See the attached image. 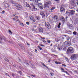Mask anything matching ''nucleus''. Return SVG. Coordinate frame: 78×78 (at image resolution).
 Wrapping results in <instances>:
<instances>
[{
  "instance_id": "59",
  "label": "nucleus",
  "mask_w": 78,
  "mask_h": 78,
  "mask_svg": "<svg viewBox=\"0 0 78 78\" xmlns=\"http://www.w3.org/2000/svg\"><path fill=\"white\" fill-rule=\"evenodd\" d=\"M27 44L28 45H30V44H29L28 43H27Z\"/></svg>"
},
{
  "instance_id": "48",
  "label": "nucleus",
  "mask_w": 78,
  "mask_h": 78,
  "mask_svg": "<svg viewBox=\"0 0 78 78\" xmlns=\"http://www.w3.org/2000/svg\"><path fill=\"white\" fill-rule=\"evenodd\" d=\"M67 40H69L70 39V37H68L67 38Z\"/></svg>"
},
{
  "instance_id": "34",
  "label": "nucleus",
  "mask_w": 78,
  "mask_h": 78,
  "mask_svg": "<svg viewBox=\"0 0 78 78\" xmlns=\"http://www.w3.org/2000/svg\"><path fill=\"white\" fill-rule=\"evenodd\" d=\"M41 65H42V66H44V67H45V64H44L43 63L41 62Z\"/></svg>"
},
{
  "instance_id": "17",
  "label": "nucleus",
  "mask_w": 78,
  "mask_h": 78,
  "mask_svg": "<svg viewBox=\"0 0 78 78\" xmlns=\"http://www.w3.org/2000/svg\"><path fill=\"white\" fill-rule=\"evenodd\" d=\"M10 2L12 4H16V3H15V2L12 1V0H10Z\"/></svg>"
},
{
  "instance_id": "47",
  "label": "nucleus",
  "mask_w": 78,
  "mask_h": 78,
  "mask_svg": "<svg viewBox=\"0 0 78 78\" xmlns=\"http://www.w3.org/2000/svg\"><path fill=\"white\" fill-rule=\"evenodd\" d=\"M66 14H69V12H68L67 11H66Z\"/></svg>"
},
{
  "instance_id": "55",
  "label": "nucleus",
  "mask_w": 78,
  "mask_h": 78,
  "mask_svg": "<svg viewBox=\"0 0 78 78\" xmlns=\"http://www.w3.org/2000/svg\"><path fill=\"white\" fill-rule=\"evenodd\" d=\"M55 64H58V62H55Z\"/></svg>"
},
{
  "instance_id": "15",
  "label": "nucleus",
  "mask_w": 78,
  "mask_h": 78,
  "mask_svg": "<svg viewBox=\"0 0 78 78\" xmlns=\"http://www.w3.org/2000/svg\"><path fill=\"white\" fill-rule=\"evenodd\" d=\"M4 6H5V8H8V7H9V5L8 4H4Z\"/></svg>"
},
{
  "instance_id": "22",
  "label": "nucleus",
  "mask_w": 78,
  "mask_h": 78,
  "mask_svg": "<svg viewBox=\"0 0 78 78\" xmlns=\"http://www.w3.org/2000/svg\"><path fill=\"white\" fill-rule=\"evenodd\" d=\"M39 8H40L41 9H43V7L42 6V5H41V6H40V7H39Z\"/></svg>"
},
{
  "instance_id": "2",
  "label": "nucleus",
  "mask_w": 78,
  "mask_h": 78,
  "mask_svg": "<svg viewBox=\"0 0 78 78\" xmlns=\"http://www.w3.org/2000/svg\"><path fill=\"white\" fill-rule=\"evenodd\" d=\"M51 5V2L50 1H48L46 2V3L44 5L45 8H50V6Z\"/></svg>"
},
{
  "instance_id": "40",
  "label": "nucleus",
  "mask_w": 78,
  "mask_h": 78,
  "mask_svg": "<svg viewBox=\"0 0 78 78\" xmlns=\"http://www.w3.org/2000/svg\"><path fill=\"white\" fill-rule=\"evenodd\" d=\"M20 25L22 27H23L24 26L23 25V23H21Z\"/></svg>"
},
{
  "instance_id": "56",
  "label": "nucleus",
  "mask_w": 78,
  "mask_h": 78,
  "mask_svg": "<svg viewBox=\"0 0 78 78\" xmlns=\"http://www.w3.org/2000/svg\"><path fill=\"white\" fill-rule=\"evenodd\" d=\"M57 47H59V44H58V46H57Z\"/></svg>"
},
{
  "instance_id": "42",
  "label": "nucleus",
  "mask_w": 78,
  "mask_h": 78,
  "mask_svg": "<svg viewBox=\"0 0 78 78\" xmlns=\"http://www.w3.org/2000/svg\"><path fill=\"white\" fill-rule=\"evenodd\" d=\"M36 19H37V20H39V17H37L36 18Z\"/></svg>"
},
{
  "instance_id": "1",
  "label": "nucleus",
  "mask_w": 78,
  "mask_h": 78,
  "mask_svg": "<svg viewBox=\"0 0 78 78\" xmlns=\"http://www.w3.org/2000/svg\"><path fill=\"white\" fill-rule=\"evenodd\" d=\"M74 52V49L72 48V47H69L68 49H67V53L68 55H70V53H73Z\"/></svg>"
},
{
  "instance_id": "5",
  "label": "nucleus",
  "mask_w": 78,
  "mask_h": 78,
  "mask_svg": "<svg viewBox=\"0 0 78 78\" xmlns=\"http://www.w3.org/2000/svg\"><path fill=\"white\" fill-rule=\"evenodd\" d=\"M15 5H16V6H17V9L20 10H21V9L22 8V5H20L18 4H16V3Z\"/></svg>"
},
{
  "instance_id": "36",
  "label": "nucleus",
  "mask_w": 78,
  "mask_h": 78,
  "mask_svg": "<svg viewBox=\"0 0 78 78\" xmlns=\"http://www.w3.org/2000/svg\"><path fill=\"white\" fill-rule=\"evenodd\" d=\"M31 66L32 68H33V67H34V65H33V64H31Z\"/></svg>"
},
{
  "instance_id": "31",
  "label": "nucleus",
  "mask_w": 78,
  "mask_h": 78,
  "mask_svg": "<svg viewBox=\"0 0 78 78\" xmlns=\"http://www.w3.org/2000/svg\"><path fill=\"white\" fill-rule=\"evenodd\" d=\"M3 37H1V38H0V40L1 41H3Z\"/></svg>"
},
{
  "instance_id": "45",
  "label": "nucleus",
  "mask_w": 78,
  "mask_h": 78,
  "mask_svg": "<svg viewBox=\"0 0 78 78\" xmlns=\"http://www.w3.org/2000/svg\"><path fill=\"white\" fill-rule=\"evenodd\" d=\"M62 66H63V67H66V65L64 64H62Z\"/></svg>"
},
{
  "instance_id": "49",
  "label": "nucleus",
  "mask_w": 78,
  "mask_h": 78,
  "mask_svg": "<svg viewBox=\"0 0 78 78\" xmlns=\"http://www.w3.org/2000/svg\"><path fill=\"white\" fill-rule=\"evenodd\" d=\"M12 75L13 76H16V75L14 74H12Z\"/></svg>"
},
{
  "instance_id": "18",
  "label": "nucleus",
  "mask_w": 78,
  "mask_h": 78,
  "mask_svg": "<svg viewBox=\"0 0 78 78\" xmlns=\"http://www.w3.org/2000/svg\"><path fill=\"white\" fill-rule=\"evenodd\" d=\"M61 25V23H59L57 26L58 28H60V26Z\"/></svg>"
},
{
  "instance_id": "52",
  "label": "nucleus",
  "mask_w": 78,
  "mask_h": 78,
  "mask_svg": "<svg viewBox=\"0 0 78 78\" xmlns=\"http://www.w3.org/2000/svg\"><path fill=\"white\" fill-rule=\"evenodd\" d=\"M38 47L39 48V49H40V50H42V48H41L40 47Z\"/></svg>"
},
{
  "instance_id": "63",
  "label": "nucleus",
  "mask_w": 78,
  "mask_h": 78,
  "mask_svg": "<svg viewBox=\"0 0 78 78\" xmlns=\"http://www.w3.org/2000/svg\"><path fill=\"white\" fill-rule=\"evenodd\" d=\"M46 42V41H43V42Z\"/></svg>"
},
{
  "instance_id": "8",
  "label": "nucleus",
  "mask_w": 78,
  "mask_h": 78,
  "mask_svg": "<svg viewBox=\"0 0 78 78\" xmlns=\"http://www.w3.org/2000/svg\"><path fill=\"white\" fill-rule=\"evenodd\" d=\"M67 26L69 28H70V29L71 30H73V25L72 24H67Z\"/></svg>"
},
{
  "instance_id": "13",
  "label": "nucleus",
  "mask_w": 78,
  "mask_h": 78,
  "mask_svg": "<svg viewBox=\"0 0 78 78\" xmlns=\"http://www.w3.org/2000/svg\"><path fill=\"white\" fill-rule=\"evenodd\" d=\"M61 20H62V22L63 23H64L65 21L64 17L63 16L61 17Z\"/></svg>"
},
{
  "instance_id": "14",
  "label": "nucleus",
  "mask_w": 78,
  "mask_h": 78,
  "mask_svg": "<svg viewBox=\"0 0 78 78\" xmlns=\"http://www.w3.org/2000/svg\"><path fill=\"white\" fill-rule=\"evenodd\" d=\"M39 32L40 33H43V29L42 28H39Z\"/></svg>"
},
{
  "instance_id": "21",
  "label": "nucleus",
  "mask_w": 78,
  "mask_h": 78,
  "mask_svg": "<svg viewBox=\"0 0 78 78\" xmlns=\"http://www.w3.org/2000/svg\"><path fill=\"white\" fill-rule=\"evenodd\" d=\"M9 34H12V32H11V30H9Z\"/></svg>"
},
{
  "instance_id": "62",
  "label": "nucleus",
  "mask_w": 78,
  "mask_h": 78,
  "mask_svg": "<svg viewBox=\"0 0 78 78\" xmlns=\"http://www.w3.org/2000/svg\"><path fill=\"white\" fill-rule=\"evenodd\" d=\"M13 20H16V19H15V18H13Z\"/></svg>"
},
{
  "instance_id": "64",
  "label": "nucleus",
  "mask_w": 78,
  "mask_h": 78,
  "mask_svg": "<svg viewBox=\"0 0 78 78\" xmlns=\"http://www.w3.org/2000/svg\"><path fill=\"white\" fill-rule=\"evenodd\" d=\"M76 3H77V5H78V2H77Z\"/></svg>"
},
{
  "instance_id": "26",
  "label": "nucleus",
  "mask_w": 78,
  "mask_h": 78,
  "mask_svg": "<svg viewBox=\"0 0 78 78\" xmlns=\"http://www.w3.org/2000/svg\"><path fill=\"white\" fill-rule=\"evenodd\" d=\"M76 23H78V18H76Z\"/></svg>"
},
{
  "instance_id": "38",
  "label": "nucleus",
  "mask_w": 78,
  "mask_h": 78,
  "mask_svg": "<svg viewBox=\"0 0 78 78\" xmlns=\"http://www.w3.org/2000/svg\"><path fill=\"white\" fill-rule=\"evenodd\" d=\"M61 70H62V72H64V69L63 68H61Z\"/></svg>"
},
{
  "instance_id": "46",
  "label": "nucleus",
  "mask_w": 78,
  "mask_h": 78,
  "mask_svg": "<svg viewBox=\"0 0 78 78\" xmlns=\"http://www.w3.org/2000/svg\"><path fill=\"white\" fill-rule=\"evenodd\" d=\"M26 23L27 25H29L30 24V23L29 22H27Z\"/></svg>"
},
{
  "instance_id": "61",
  "label": "nucleus",
  "mask_w": 78,
  "mask_h": 78,
  "mask_svg": "<svg viewBox=\"0 0 78 78\" xmlns=\"http://www.w3.org/2000/svg\"><path fill=\"white\" fill-rule=\"evenodd\" d=\"M26 64H27V66H28V65H29V64H28V63H26Z\"/></svg>"
},
{
  "instance_id": "28",
  "label": "nucleus",
  "mask_w": 78,
  "mask_h": 78,
  "mask_svg": "<svg viewBox=\"0 0 78 78\" xmlns=\"http://www.w3.org/2000/svg\"><path fill=\"white\" fill-rule=\"evenodd\" d=\"M26 6L27 7H28L29 8H30V5H29V4H27L26 5Z\"/></svg>"
},
{
  "instance_id": "30",
  "label": "nucleus",
  "mask_w": 78,
  "mask_h": 78,
  "mask_svg": "<svg viewBox=\"0 0 78 78\" xmlns=\"http://www.w3.org/2000/svg\"><path fill=\"white\" fill-rule=\"evenodd\" d=\"M62 72H64V73H66V74H67V75H69V73L67 72V71H62Z\"/></svg>"
},
{
  "instance_id": "57",
  "label": "nucleus",
  "mask_w": 78,
  "mask_h": 78,
  "mask_svg": "<svg viewBox=\"0 0 78 78\" xmlns=\"http://www.w3.org/2000/svg\"><path fill=\"white\" fill-rule=\"evenodd\" d=\"M35 52H36V53H37V50L35 49Z\"/></svg>"
},
{
  "instance_id": "19",
  "label": "nucleus",
  "mask_w": 78,
  "mask_h": 78,
  "mask_svg": "<svg viewBox=\"0 0 78 78\" xmlns=\"http://www.w3.org/2000/svg\"><path fill=\"white\" fill-rule=\"evenodd\" d=\"M33 9H34V10H35V11H36L37 10V8H36V7L34 6H33Z\"/></svg>"
},
{
  "instance_id": "32",
  "label": "nucleus",
  "mask_w": 78,
  "mask_h": 78,
  "mask_svg": "<svg viewBox=\"0 0 78 78\" xmlns=\"http://www.w3.org/2000/svg\"><path fill=\"white\" fill-rule=\"evenodd\" d=\"M55 9V7H52V8L51 9L52 10V11H53V10H54Z\"/></svg>"
},
{
  "instance_id": "54",
  "label": "nucleus",
  "mask_w": 78,
  "mask_h": 78,
  "mask_svg": "<svg viewBox=\"0 0 78 78\" xmlns=\"http://www.w3.org/2000/svg\"><path fill=\"white\" fill-rule=\"evenodd\" d=\"M16 14H13V16H16Z\"/></svg>"
},
{
  "instance_id": "27",
  "label": "nucleus",
  "mask_w": 78,
  "mask_h": 78,
  "mask_svg": "<svg viewBox=\"0 0 78 78\" xmlns=\"http://www.w3.org/2000/svg\"><path fill=\"white\" fill-rule=\"evenodd\" d=\"M52 10L51 9H49V12H52Z\"/></svg>"
},
{
  "instance_id": "29",
  "label": "nucleus",
  "mask_w": 78,
  "mask_h": 78,
  "mask_svg": "<svg viewBox=\"0 0 78 78\" xmlns=\"http://www.w3.org/2000/svg\"><path fill=\"white\" fill-rule=\"evenodd\" d=\"M73 34L74 35H76V32H73Z\"/></svg>"
},
{
  "instance_id": "51",
  "label": "nucleus",
  "mask_w": 78,
  "mask_h": 78,
  "mask_svg": "<svg viewBox=\"0 0 78 78\" xmlns=\"http://www.w3.org/2000/svg\"><path fill=\"white\" fill-rule=\"evenodd\" d=\"M4 13H5V11H3L2 12V14H4Z\"/></svg>"
},
{
  "instance_id": "37",
  "label": "nucleus",
  "mask_w": 78,
  "mask_h": 78,
  "mask_svg": "<svg viewBox=\"0 0 78 78\" xmlns=\"http://www.w3.org/2000/svg\"><path fill=\"white\" fill-rule=\"evenodd\" d=\"M50 74L51 75V76H53V75H54V74H53V73H50Z\"/></svg>"
},
{
  "instance_id": "53",
  "label": "nucleus",
  "mask_w": 78,
  "mask_h": 78,
  "mask_svg": "<svg viewBox=\"0 0 78 78\" xmlns=\"http://www.w3.org/2000/svg\"><path fill=\"white\" fill-rule=\"evenodd\" d=\"M75 40V39H73V41H74V42Z\"/></svg>"
},
{
  "instance_id": "9",
  "label": "nucleus",
  "mask_w": 78,
  "mask_h": 78,
  "mask_svg": "<svg viewBox=\"0 0 78 78\" xmlns=\"http://www.w3.org/2000/svg\"><path fill=\"white\" fill-rule=\"evenodd\" d=\"M75 11L73 10H71L70 12H69V16H72V15L75 14Z\"/></svg>"
},
{
  "instance_id": "25",
  "label": "nucleus",
  "mask_w": 78,
  "mask_h": 78,
  "mask_svg": "<svg viewBox=\"0 0 78 78\" xmlns=\"http://www.w3.org/2000/svg\"><path fill=\"white\" fill-rule=\"evenodd\" d=\"M42 5V3H39L38 4V6L39 7L40 6H41Z\"/></svg>"
},
{
  "instance_id": "33",
  "label": "nucleus",
  "mask_w": 78,
  "mask_h": 78,
  "mask_svg": "<svg viewBox=\"0 0 78 78\" xmlns=\"http://www.w3.org/2000/svg\"><path fill=\"white\" fill-rule=\"evenodd\" d=\"M30 5H31L33 6H34V4H33V2L30 3Z\"/></svg>"
},
{
  "instance_id": "12",
  "label": "nucleus",
  "mask_w": 78,
  "mask_h": 78,
  "mask_svg": "<svg viewBox=\"0 0 78 78\" xmlns=\"http://www.w3.org/2000/svg\"><path fill=\"white\" fill-rule=\"evenodd\" d=\"M72 2L71 3L74 6H75V4H76V2H75V1L74 0H71Z\"/></svg>"
},
{
  "instance_id": "50",
  "label": "nucleus",
  "mask_w": 78,
  "mask_h": 78,
  "mask_svg": "<svg viewBox=\"0 0 78 78\" xmlns=\"http://www.w3.org/2000/svg\"><path fill=\"white\" fill-rule=\"evenodd\" d=\"M61 64V62H58L57 64Z\"/></svg>"
},
{
  "instance_id": "23",
  "label": "nucleus",
  "mask_w": 78,
  "mask_h": 78,
  "mask_svg": "<svg viewBox=\"0 0 78 78\" xmlns=\"http://www.w3.org/2000/svg\"><path fill=\"white\" fill-rule=\"evenodd\" d=\"M39 45H40V46H41V47H45L44 45L42 44H39Z\"/></svg>"
},
{
  "instance_id": "35",
  "label": "nucleus",
  "mask_w": 78,
  "mask_h": 78,
  "mask_svg": "<svg viewBox=\"0 0 78 78\" xmlns=\"http://www.w3.org/2000/svg\"><path fill=\"white\" fill-rule=\"evenodd\" d=\"M5 75H6V76H9V77H10V76H9V74H8V73H5Z\"/></svg>"
},
{
  "instance_id": "11",
  "label": "nucleus",
  "mask_w": 78,
  "mask_h": 78,
  "mask_svg": "<svg viewBox=\"0 0 78 78\" xmlns=\"http://www.w3.org/2000/svg\"><path fill=\"white\" fill-rule=\"evenodd\" d=\"M60 11L62 12H63L65 11V9L64 8V7H63V5H62L61 7L60 8Z\"/></svg>"
},
{
  "instance_id": "60",
  "label": "nucleus",
  "mask_w": 78,
  "mask_h": 78,
  "mask_svg": "<svg viewBox=\"0 0 78 78\" xmlns=\"http://www.w3.org/2000/svg\"><path fill=\"white\" fill-rule=\"evenodd\" d=\"M65 49H66V48H63V50H65Z\"/></svg>"
},
{
  "instance_id": "6",
  "label": "nucleus",
  "mask_w": 78,
  "mask_h": 78,
  "mask_svg": "<svg viewBox=\"0 0 78 78\" xmlns=\"http://www.w3.org/2000/svg\"><path fill=\"white\" fill-rule=\"evenodd\" d=\"M64 44L66 45V47H69L71 45V42L69 41H66L64 43Z\"/></svg>"
},
{
  "instance_id": "10",
  "label": "nucleus",
  "mask_w": 78,
  "mask_h": 78,
  "mask_svg": "<svg viewBox=\"0 0 78 78\" xmlns=\"http://www.w3.org/2000/svg\"><path fill=\"white\" fill-rule=\"evenodd\" d=\"M48 13L46 12H44V15H43V18H45V16L46 17H47V16H48Z\"/></svg>"
},
{
  "instance_id": "58",
  "label": "nucleus",
  "mask_w": 78,
  "mask_h": 78,
  "mask_svg": "<svg viewBox=\"0 0 78 78\" xmlns=\"http://www.w3.org/2000/svg\"><path fill=\"white\" fill-rule=\"evenodd\" d=\"M41 39H45V38L43 37V38H41Z\"/></svg>"
},
{
  "instance_id": "24",
  "label": "nucleus",
  "mask_w": 78,
  "mask_h": 78,
  "mask_svg": "<svg viewBox=\"0 0 78 78\" xmlns=\"http://www.w3.org/2000/svg\"><path fill=\"white\" fill-rule=\"evenodd\" d=\"M18 72L19 73H20V74L21 75H22V72H21V71H19Z\"/></svg>"
},
{
  "instance_id": "3",
  "label": "nucleus",
  "mask_w": 78,
  "mask_h": 78,
  "mask_svg": "<svg viewBox=\"0 0 78 78\" xmlns=\"http://www.w3.org/2000/svg\"><path fill=\"white\" fill-rule=\"evenodd\" d=\"M52 20L54 22H58L59 21V18L57 16L55 15L52 17Z\"/></svg>"
},
{
  "instance_id": "44",
  "label": "nucleus",
  "mask_w": 78,
  "mask_h": 78,
  "mask_svg": "<svg viewBox=\"0 0 78 78\" xmlns=\"http://www.w3.org/2000/svg\"><path fill=\"white\" fill-rule=\"evenodd\" d=\"M5 60L6 61H7V62H8V61H9V60H8L6 59H5Z\"/></svg>"
},
{
  "instance_id": "4",
  "label": "nucleus",
  "mask_w": 78,
  "mask_h": 78,
  "mask_svg": "<svg viewBox=\"0 0 78 78\" xmlns=\"http://www.w3.org/2000/svg\"><path fill=\"white\" fill-rule=\"evenodd\" d=\"M78 58V55L77 54H73L71 57V59H75Z\"/></svg>"
},
{
  "instance_id": "39",
  "label": "nucleus",
  "mask_w": 78,
  "mask_h": 78,
  "mask_svg": "<svg viewBox=\"0 0 78 78\" xmlns=\"http://www.w3.org/2000/svg\"><path fill=\"white\" fill-rule=\"evenodd\" d=\"M36 3H38V0H35Z\"/></svg>"
},
{
  "instance_id": "41",
  "label": "nucleus",
  "mask_w": 78,
  "mask_h": 78,
  "mask_svg": "<svg viewBox=\"0 0 78 78\" xmlns=\"http://www.w3.org/2000/svg\"><path fill=\"white\" fill-rule=\"evenodd\" d=\"M47 42H48V43H50L51 42L50 40H48L47 41Z\"/></svg>"
},
{
  "instance_id": "16",
  "label": "nucleus",
  "mask_w": 78,
  "mask_h": 78,
  "mask_svg": "<svg viewBox=\"0 0 78 78\" xmlns=\"http://www.w3.org/2000/svg\"><path fill=\"white\" fill-rule=\"evenodd\" d=\"M44 13V12H43L42 11H41L40 12V14L42 16V17H43V16Z\"/></svg>"
},
{
  "instance_id": "7",
  "label": "nucleus",
  "mask_w": 78,
  "mask_h": 78,
  "mask_svg": "<svg viewBox=\"0 0 78 78\" xmlns=\"http://www.w3.org/2000/svg\"><path fill=\"white\" fill-rule=\"evenodd\" d=\"M45 25L48 28H51L50 25L48 22H46L45 23Z\"/></svg>"
},
{
  "instance_id": "20",
  "label": "nucleus",
  "mask_w": 78,
  "mask_h": 78,
  "mask_svg": "<svg viewBox=\"0 0 78 78\" xmlns=\"http://www.w3.org/2000/svg\"><path fill=\"white\" fill-rule=\"evenodd\" d=\"M30 20H33L34 19L33 17H32L31 16H30Z\"/></svg>"
},
{
  "instance_id": "43",
  "label": "nucleus",
  "mask_w": 78,
  "mask_h": 78,
  "mask_svg": "<svg viewBox=\"0 0 78 78\" xmlns=\"http://www.w3.org/2000/svg\"><path fill=\"white\" fill-rule=\"evenodd\" d=\"M30 2H35V0H30Z\"/></svg>"
}]
</instances>
